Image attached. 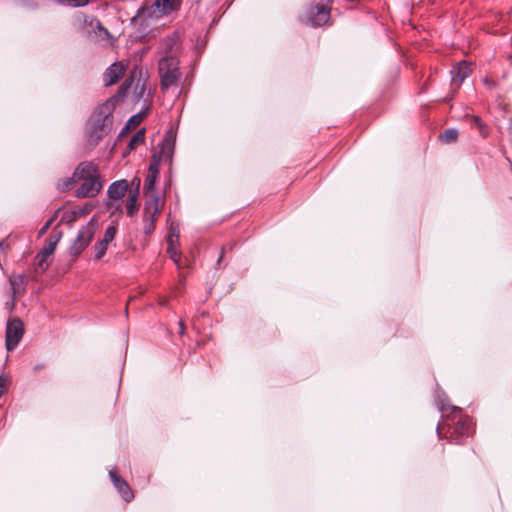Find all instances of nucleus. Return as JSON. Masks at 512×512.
I'll use <instances>...</instances> for the list:
<instances>
[{"mask_svg":"<svg viewBox=\"0 0 512 512\" xmlns=\"http://www.w3.org/2000/svg\"><path fill=\"white\" fill-rule=\"evenodd\" d=\"M113 111L114 105L112 101L107 100L97 106L87 120L85 135L91 148L96 147L111 132L114 123Z\"/></svg>","mask_w":512,"mask_h":512,"instance_id":"1","label":"nucleus"},{"mask_svg":"<svg viewBox=\"0 0 512 512\" xmlns=\"http://www.w3.org/2000/svg\"><path fill=\"white\" fill-rule=\"evenodd\" d=\"M447 428V434L445 435L451 442L461 444L464 437L470 435L472 430V422L468 417H459L457 421L455 418H450L449 415H445L443 424H438L436 431L438 436L442 437V432Z\"/></svg>","mask_w":512,"mask_h":512,"instance_id":"2","label":"nucleus"},{"mask_svg":"<svg viewBox=\"0 0 512 512\" xmlns=\"http://www.w3.org/2000/svg\"><path fill=\"white\" fill-rule=\"evenodd\" d=\"M179 60L174 56L162 57L159 61V75L161 78V90L166 91L170 87H177L180 82Z\"/></svg>","mask_w":512,"mask_h":512,"instance_id":"3","label":"nucleus"},{"mask_svg":"<svg viewBox=\"0 0 512 512\" xmlns=\"http://www.w3.org/2000/svg\"><path fill=\"white\" fill-rule=\"evenodd\" d=\"M62 236V231L56 229L52 231L43 248L37 253L35 257V261L31 268L33 273L42 274L48 269L50 264L48 262V258L54 253L56 246L61 240Z\"/></svg>","mask_w":512,"mask_h":512,"instance_id":"4","label":"nucleus"},{"mask_svg":"<svg viewBox=\"0 0 512 512\" xmlns=\"http://www.w3.org/2000/svg\"><path fill=\"white\" fill-rule=\"evenodd\" d=\"M176 0H155L150 6H141L136 15L131 18V24L136 25L146 15L153 19L169 14L174 9Z\"/></svg>","mask_w":512,"mask_h":512,"instance_id":"5","label":"nucleus"},{"mask_svg":"<svg viewBox=\"0 0 512 512\" xmlns=\"http://www.w3.org/2000/svg\"><path fill=\"white\" fill-rule=\"evenodd\" d=\"M95 232L96 224L92 219L78 231L75 240L69 247V254L75 258L78 257L90 244Z\"/></svg>","mask_w":512,"mask_h":512,"instance_id":"6","label":"nucleus"},{"mask_svg":"<svg viewBox=\"0 0 512 512\" xmlns=\"http://www.w3.org/2000/svg\"><path fill=\"white\" fill-rule=\"evenodd\" d=\"M24 325L19 318L7 322L5 346L8 351H13L23 337Z\"/></svg>","mask_w":512,"mask_h":512,"instance_id":"7","label":"nucleus"},{"mask_svg":"<svg viewBox=\"0 0 512 512\" xmlns=\"http://www.w3.org/2000/svg\"><path fill=\"white\" fill-rule=\"evenodd\" d=\"M306 21L313 27H320L330 19V8L324 4H316L307 8Z\"/></svg>","mask_w":512,"mask_h":512,"instance_id":"8","label":"nucleus"},{"mask_svg":"<svg viewBox=\"0 0 512 512\" xmlns=\"http://www.w3.org/2000/svg\"><path fill=\"white\" fill-rule=\"evenodd\" d=\"M159 197L150 195L144 207V233L150 234L155 228V216L159 213Z\"/></svg>","mask_w":512,"mask_h":512,"instance_id":"9","label":"nucleus"},{"mask_svg":"<svg viewBox=\"0 0 512 512\" xmlns=\"http://www.w3.org/2000/svg\"><path fill=\"white\" fill-rule=\"evenodd\" d=\"M102 189V182L100 177H93L83 180V183L76 190L75 196L77 198H92L99 194Z\"/></svg>","mask_w":512,"mask_h":512,"instance_id":"10","label":"nucleus"},{"mask_svg":"<svg viewBox=\"0 0 512 512\" xmlns=\"http://www.w3.org/2000/svg\"><path fill=\"white\" fill-rule=\"evenodd\" d=\"M109 476H110V479H111L114 487L117 489L119 494L122 496L123 500L125 502L132 501V499L134 498V494H133L130 486L128 485V483L118 475L116 469H111L109 471Z\"/></svg>","mask_w":512,"mask_h":512,"instance_id":"11","label":"nucleus"},{"mask_svg":"<svg viewBox=\"0 0 512 512\" xmlns=\"http://www.w3.org/2000/svg\"><path fill=\"white\" fill-rule=\"evenodd\" d=\"M73 173L77 180H86L93 177H100L98 167L90 161L79 163Z\"/></svg>","mask_w":512,"mask_h":512,"instance_id":"12","label":"nucleus"},{"mask_svg":"<svg viewBox=\"0 0 512 512\" xmlns=\"http://www.w3.org/2000/svg\"><path fill=\"white\" fill-rule=\"evenodd\" d=\"M124 72V67L121 63L115 62L111 64L103 75L104 85L106 87L112 86L118 82Z\"/></svg>","mask_w":512,"mask_h":512,"instance_id":"13","label":"nucleus"},{"mask_svg":"<svg viewBox=\"0 0 512 512\" xmlns=\"http://www.w3.org/2000/svg\"><path fill=\"white\" fill-rule=\"evenodd\" d=\"M128 188L129 184L127 180H118L110 184L107 190V194L112 200H120L127 193Z\"/></svg>","mask_w":512,"mask_h":512,"instance_id":"14","label":"nucleus"},{"mask_svg":"<svg viewBox=\"0 0 512 512\" xmlns=\"http://www.w3.org/2000/svg\"><path fill=\"white\" fill-rule=\"evenodd\" d=\"M174 150V142L166 136L161 143L158 144L157 150L153 154L161 155V161H171Z\"/></svg>","mask_w":512,"mask_h":512,"instance_id":"15","label":"nucleus"},{"mask_svg":"<svg viewBox=\"0 0 512 512\" xmlns=\"http://www.w3.org/2000/svg\"><path fill=\"white\" fill-rule=\"evenodd\" d=\"M469 73L468 64L465 61H461L451 70L452 81L460 85L469 76Z\"/></svg>","mask_w":512,"mask_h":512,"instance_id":"16","label":"nucleus"},{"mask_svg":"<svg viewBox=\"0 0 512 512\" xmlns=\"http://www.w3.org/2000/svg\"><path fill=\"white\" fill-rule=\"evenodd\" d=\"M139 185L140 180L137 179V185L134 190H130L128 194L127 204H126V213L128 216L132 217L138 211V196H139Z\"/></svg>","mask_w":512,"mask_h":512,"instance_id":"17","label":"nucleus"},{"mask_svg":"<svg viewBox=\"0 0 512 512\" xmlns=\"http://www.w3.org/2000/svg\"><path fill=\"white\" fill-rule=\"evenodd\" d=\"M178 236L175 235L172 231L167 236V242H168V248L167 253L169 254L170 258L175 262L178 263L181 259L180 253L177 252L175 248V241H177Z\"/></svg>","mask_w":512,"mask_h":512,"instance_id":"18","label":"nucleus"},{"mask_svg":"<svg viewBox=\"0 0 512 512\" xmlns=\"http://www.w3.org/2000/svg\"><path fill=\"white\" fill-rule=\"evenodd\" d=\"M141 121L142 115L140 112L131 116L127 121L126 125L121 129L120 133L118 134V139L128 134L131 129L136 128L141 123Z\"/></svg>","mask_w":512,"mask_h":512,"instance_id":"19","label":"nucleus"},{"mask_svg":"<svg viewBox=\"0 0 512 512\" xmlns=\"http://www.w3.org/2000/svg\"><path fill=\"white\" fill-rule=\"evenodd\" d=\"M11 286L13 287L14 293L24 292L27 284V278L24 274L13 275L9 279Z\"/></svg>","mask_w":512,"mask_h":512,"instance_id":"20","label":"nucleus"},{"mask_svg":"<svg viewBox=\"0 0 512 512\" xmlns=\"http://www.w3.org/2000/svg\"><path fill=\"white\" fill-rule=\"evenodd\" d=\"M132 83H133V79L132 78H129V79H126L118 88L117 90V93L112 96L109 100L112 101V103L114 104L115 101H117L118 99L120 98H124L128 95L129 93V90L132 86Z\"/></svg>","mask_w":512,"mask_h":512,"instance_id":"21","label":"nucleus"},{"mask_svg":"<svg viewBox=\"0 0 512 512\" xmlns=\"http://www.w3.org/2000/svg\"><path fill=\"white\" fill-rule=\"evenodd\" d=\"M145 141V130L141 129L137 131L130 139L128 146H127V152L129 153L132 150H134L138 145L144 143Z\"/></svg>","mask_w":512,"mask_h":512,"instance_id":"22","label":"nucleus"},{"mask_svg":"<svg viewBox=\"0 0 512 512\" xmlns=\"http://www.w3.org/2000/svg\"><path fill=\"white\" fill-rule=\"evenodd\" d=\"M77 181L76 176L73 174L71 177L61 179L57 184V189L61 192H67L74 187Z\"/></svg>","mask_w":512,"mask_h":512,"instance_id":"23","label":"nucleus"},{"mask_svg":"<svg viewBox=\"0 0 512 512\" xmlns=\"http://www.w3.org/2000/svg\"><path fill=\"white\" fill-rule=\"evenodd\" d=\"M458 131L454 128L446 129L442 134H440V139L446 143H452L457 140Z\"/></svg>","mask_w":512,"mask_h":512,"instance_id":"24","label":"nucleus"},{"mask_svg":"<svg viewBox=\"0 0 512 512\" xmlns=\"http://www.w3.org/2000/svg\"><path fill=\"white\" fill-rule=\"evenodd\" d=\"M107 248H108V244L103 242L102 240H99L98 242H96V244L94 245V252H95L94 259L96 261L100 260L105 255Z\"/></svg>","mask_w":512,"mask_h":512,"instance_id":"25","label":"nucleus"},{"mask_svg":"<svg viewBox=\"0 0 512 512\" xmlns=\"http://www.w3.org/2000/svg\"><path fill=\"white\" fill-rule=\"evenodd\" d=\"M161 155L152 154L151 162L149 164L148 173L149 174H158L159 173V165L161 163Z\"/></svg>","mask_w":512,"mask_h":512,"instance_id":"26","label":"nucleus"},{"mask_svg":"<svg viewBox=\"0 0 512 512\" xmlns=\"http://www.w3.org/2000/svg\"><path fill=\"white\" fill-rule=\"evenodd\" d=\"M157 177H158V174H149L148 173V175L145 179V185H144V189H145L146 193H150L154 190Z\"/></svg>","mask_w":512,"mask_h":512,"instance_id":"27","label":"nucleus"},{"mask_svg":"<svg viewBox=\"0 0 512 512\" xmlns=\"http://www.w3.org/2000/svg\"><path fill=\"white\" fill-rule=\"evenodd\" d=\"M472 120L473 124L479 129L481 135L485 137L489 131L488 126L481 120L479 116H473Z\"/></svg>","mask_w":512,"mask_h":512,"instance_id":"28","label":"nucleus"},{"mask_svg":"<svg viewBox=\"0 0 512 512\" xmlns=\"http://www.w3.org/2000/svg\"><path fill=\"white\" fill-rule=\"evenodd\" d=\"M56 2L70 7H83L89 3V0H56Z\"/></svg>","mask_w":512,"mask_h":512,"instance_id":"29","label":"nucleus"},{"mask_svg":"<svg viewBox=\"0 0 512 512\" xmlns=\"http://www.w3.org/2000/svg\"><path fill=\"white\" fill-rule=\"evenodd\" d=\"M116 233H117L116 226L111 225V226L107 227L102 241L109 244L115 238Z\"/></svg>","mask_w":512,"mask_h":512,"instance_id":"30","label":"nucleus"},{"mask_svg":"<svg viewBox=\"0 0 512 512\" xmlns=\"http://www.w3.org/2000/svg\"><path fill=\"white\" fill-rule=\"evenodd\" d=\"M145 92H146L145 82L140 83V81H138L135 86V91H134L135 99H141L144 96Z\"/></svg>","mask_w":512,"mask_h":512,"instance_id":"31","label":"nucleus"},{"mask_svg":"<svg viewBox=\"0 0 512 512\" xmlns=\"http://www.w3.org/2000/svg\"><path fill=\"white\" fill-rule=\"evenodd\" d=\"M448 409L451 410V412H458L460 413L461 412V408L457 407V406H453V405H446L444 403V401H440L439 402V410L444 414L448 411Z\"/></svg>","mask_w":512,"mask_h":512,"instance_id":"32","label":"nucleus"},{"mask_svg":"<svg viewBox=\"0 0 512 512\" xmlns=\"http://www.w3.org/2000/svg\"><path fill=\"white\" fill-rule=\"evenodd\" d=\"M93 22H95V28L99 31L100 35H105V36H109V31L107 28H105L102 23L98 20V19H94L92 22H91V25L93 24Z\"/></svg>","mask_w":512,"mask_h":512,"instance_id":"33","label":"nucleus"},{"mask_svg":"<svg viewBox=\"0 0 512 512\" xmlns=\"http://www.w3.org/2000/svg\"><path fill=\"white\" fill-rule=\"evenodd\" d=\"M57 213H58V210L55 212V214L50 219H48L46 221V223L40 229V234H44L50 228V226L52 225V223L54 222V220L57 217Z\"/></svg>","mask_w":512,"mask_h":512,"instance_id":"34","label":"nucleus"},{"mask_svg":"<svg viewBox=\"0 0 512 512\" xmlns=\"http://www.w3.org/2000/svg\"><path fill=\"white\" fill-rule=\"evenodd\" d=\"M77 217V212L76 211H73L71 213H66L64 216H63V220H66V221H73L75 220Z\"/></svg>","mask_w":512,"mask_h":512,"instance_id":"35","label":"nucleus"},{"mask_svg":"<svg viewBox=\"0 0 512 512\" xmlns=\"http://www.w3.org/2000/svg\"><path fill=\"white\" fill-rule=\"evenodd\" d=\"M6 380L3 376H0V397L5 393Z\"/></svg>","mask_w":512,"mask_h":512,"instance_id":"36","label":"nucleus"},{"mask_svg":"<svg viewBox=\"0 0 512 512\" xmlns=\"http://www.w3.org/2000/svg\"><path fill=\"white\" fill-rule=\"evenodd\" d=\"M224 253H225V250H224V248H222L221 253L217 259V265H219L222 262V260L224 258Z\"/></svg>","mask_w":512,"mask_h":512,"instance_id":"37","label":"nucleus"},{"mask_svg":"<svg viewBox=\"0 0 512 512\" xmlns=\"http://www.w3.org/2000/svg\"><path fill=\"white\" fill-rule=\"evenodd\" d=\"M179 326H180V333H181V334H184L185 326H184L183 321H180V322H179Z\"/></svg>","mask_w":512,"mask_h":512,"instance_id":"38","label":"nucleus"},{"mask_svg":"<svg viewBox=\"0 0 512 512\" xmlns=\"http://www.w3.org/2000/svg\"><path fill=\"white\" fill-rule=\"evenodd\" d=\"M85 211H87V208H84V211H81V213L85 214Z\"/></svg>","mask_w":512,"mask_h":512,"instance_id":"39","label":"nucleus"},{"mask_svg":"<svg viewBox=\"0 0 512 512\" xmlns=\"http://www.w3.org/2000/svg\"><path fill=\"white\" fill-rule=\"evenodd\" d=\"M85 211H87V208H84V211H81V213L85 214Z\"/></svg>","mask_w":512,"mask_h":512,"instance_id":"40","label":"nucleus"},{"mask_svg":"<svg viewBox=\"0 0 512 512\" xmlns=\"http://www.w3.org/2000/svg\"><path fill=\"white\" fill-rule=\"evenodd\" d=\"M2 245H3V242H0V247H2Z\"/></svg>","mask_w":512,"mask_h":512,"instance_id":"41","label":"nucleus"}]
</instances>
